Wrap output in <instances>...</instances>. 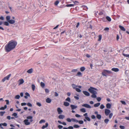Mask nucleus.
<instances>
[{"instance_id": "f257e3e1", "label": "nucleus", "mask_w": 129, "mask_h": 129, "mask_svg": "<svg viewBox=\"0 0 129 129\" xmlns=\"http://www.w3.org/2000/svg\"><path fill=\"white\" fill-rule=\"evenodd\" d=\"M17 45V42L12 40L9 42L5 46V50L6 52H8L15 49Z\"/></svg>"}, {"instance_id": "f03ea898", "label": "nucleus", "mask_w": 129, "mask_h": 129, "mask_svg": "<svg viewBox=\"0 0 129 129\" xmlns=\"http://www.w3.org/2000/svg\"><path fill=\"white\" fill-rule=\"evenodd\" d=\"M112 73V72L111 71L106 70H104L102 72V74L103 76L107 77L108 74H110Z\"/></svg>"}, {"instance_id": "7ed1b4c3", "label": "nucleus", "mask_w": 129, "mask_h": 129, "mask_svg": "<svg viewBox=\"0 0 129 129\" xmlns=\"http://www.w3.org/2000/svg\"><path fill=\"white\" fill-rule=\"evenodd\" d=\"M94 90H97V89L94 88L90 87L88 89V91L91 93L97 94V92Z\"/></svg>"}, {"instance_id": "20e7f679", "label": "nucleus", "mask_w": 129, "mask_h": 129, "mask_svg": "<svg viewBox=\"0 0 129 129\" xmlns=\"http://www.w3.org/2000/svg\"><path fill=\"white\" fill-rule=\"evenodd\" d=\"M11 76V74H10L9 75H8L6 77H5L2 80V81L3 82H4L6 80H9V79Z\"/></svg>"}, {"instance_id": "39448f33", "label": "nucleus", "mask_w": 129, "mask_h": 129, "mask_svg": "<svg viewBox=\"0 0 129 129\" xmlns=\"http://www.w3.org/2000/svg\"><path fill=\"white\" fill-rule=\"evenodd\" d=\"M110 112V110L107 109H105V113L106 116L108 115Z\"/></svg>"}, {"instance_id": "423d86ee", "label": "nucleus", "mask_w": 129, "mask_h": 129, "mask_svg": "<svg viewBox=\"0 0 129 129\" xmlns=\"http://www.w3.org/2000/svg\"><path fill=\"white\" fill-rule=\"evenodd\" d=\"M23 122L25 125H28L30 124V121L29 122L28 120L25 119L24 120Z\"/></svg>"}, {"instance_id": "0eeeda50", "label": "nucleus", "mask_w": 129, "mask_h": 129, "mask_svg": "<svg viewBox=\"0 0 129 129\" xmlns=\"http://www.w3.org/2000/svg\"><path fill=\"white\" fill-rule=\"evenodd\" d=\"M18 82L19 85L23 84L24 82V81L23 79H21L18 80Z\"/></svg>"}, {"instance_id": "6e6552de", "label": "nucleus", "mask_w": 129, "mask_h": 129, "mask_svg": "<svg viewBox=\"0 0 129 129\" xmlns=\"http://www.w3.org/2000/svg\"><path fill=\"white\" fill-rule=\"evenodd\" d=\"M82 106L88 108H91V107L89 105L86 104L82 105Z\"/></svg>"}, {"instance_id": "1a4fd4ad", "label": "nucleus", "mask_w": 129, "mask_h": 129, "mask_svg": "<svg viewBox=\"0 0 129 129\" xmlns=\"http://www.w3.org/2000/svg\"><path fill=\"white\" fill-rule=\"evenodd\" d=\"M72 87L73 89H75L77 87H78L79 88H81L82 87L81 86H78L74 84H72Z\"/></svg>"}, {"instance_id": "9d476101", "label": "nucleus", "mask_w": 129, "mask_h": 129, "mask_svg": "<svg viewBox=\"0 0 129 129\" xmlns=\"http://www.w3.org/2000/svg\"><path fill=\"white\" fill-rule=\"evenodd\" d=\"M57 111L59 114H61L63 112V111L60 108H57Z\"/></svg>"}, {"instance_id": "9b49d317", "label": "nucleus", "mask_w": 129, "mask_h": 129, "mask_svg": "<svg viewBox=\"0 0 129 129\" xmlns=\"http://www.w3.org/2000/svg\"><path fill=\"white\" fill-rule=\"evenodd\" d=\"M70 107L72 110H74L77 108V106L74 105H71Z\"/></svg>"}, {"instance_id": "f8f14e48", "label": "nucleus", "mask_w": 129, "mask_h": 129, "mask_svg": "<svg viewBox=\"0 0 129 129\" xmlns=\"http://www.w3.org/2000/svg\"><path fill=\"white\" fill-rule=\"evenodd\" d=\"M33 69L31 68L27 71V72L28 74H31L33 73Z\"/></svg>"}, {"instance_id": "ddd939ff", "label": "nucleus", "mask_w": 129, "mask_h": 129, "mask_svg": "<svg viewBox=\"0 0 129 129\" xmlns=\"http://www.w3.org/2000/svg\"><path fill=\"white\" fill-rule=\"evenodd\" d=\"M33 117L32 116H28L26 117L27 119H30V122H32L33 121V120L32 119L33 118Z\"/></svg>"}, {"instance_id": "4468645a", "label": "nucleus", "mask_w": 129, "mask_h": 129, "mask_svg": "<svg viewBox=\"0 0 129 129\" xmlns=\"http://www.w3.org/2000/svg\"><path fill=\"white\" fill-rule=\"evenodd\" d=\"M83 93L86 96H89L90 95V94L89 93L86 91H83Z\"/></svg>"}, {"instance_id": "2eb2a0df", "label": "nucleus", "mask_w": 129, "mask_h": 129, "mask_svg": "<svg viewBox=\"0 0 129 129\" xmlns=\"http://www.w3.org/2000/svg\"><path fill=\"white\" fill-rule=\"evenodd\" d=\"M8 22L10 24H13L15 23V21L14 20L11 19L9 20Z\"/></svg>"}, {"instance_id": "dca6fc26", "label": "nucleus", "mask_w": 129, "mask_h": 129, "mask_svg": "<svg viewBox=\"0 0 129 129\" xmlns=\"http://www.w3.org/2000/svg\"><path fill=\"white\" fill-rule=\"evenodd\" d=\"M112 70L115 72H117L119 71V69L117 68H113L111 69Z\"/></svg>"}, {"instance_id": "f3484780", "label": "nucleus", "mask_w": 129, "mask_h": 129, "mask_svg": "<svg viewBox=\"0 0 129 129\" xmlns=\"http://www.w3.org/2000/svg\"><path fill=\"white\" fill-rule=\"evenodd\" d=\"M51 101V100L49 98H47L46 100V102L48 103H50Z\"/></svg>"}, {"instance_id": "a211bd4d", "label": "nucleus", "mask_w": 129, "mask_h": 129, "mask_svg": "<svg viewBox=\"0 0 129 129\" xmlns=\"http://www.w3.org/2000/svg\"><path fill=\"white\" fill-rule=\"evenodd\" d=\"M111 105L110 103L107 104L106 105V107L108 109H110L111 107Z\"/></svg>"}, {"instance_id": "6ab92c4d", "label": "nucleus", "mask_w": 129, "mask_h": 129, "mask_svg": "<svg viewBox=\"0 0 129 129\" xmlns=\"http://www.w3.org/2000/svg\"><path fill=\"white\" fill-rule=\"evenodd\" d=\"M119 28H120V29L122 30L123 31H125V29L124 28V27L121 26V25H119Z\"/></svg>"}, {"instance_id": "aec40b11", "label": "nucleus", "mask_w": 129, "mask_h": 129, "mask_svg": "<svg viewBox=\"0 0 129 129\" xmlns=\"http://www.w3.org/2000/svg\"><path fill=\"white\" fill-rule=\"evenodd\" d=\"M58 117L60 119H63L64 118L65 116L63 115H60Z\"/></svg>"}, {"instance_id": "412c9836", "label": "nucleus", "mask_w": 129, "mask_h": 129, "mask_svg": "<svg viewBox=\"0 0 129 129\" xmlns=\"http://www.w3.org/2000/svg\"><path fill=\"white\" fill-rule=\"evenodd\" d=\"M48 123H45V125H44L42 127V128L44 129V128L47 127L48 126Z\"/></svg>"}, {"instance_id": "4be33fe9", "label": "nucleus", "mask_w": 129, "mask_h": 129, "mask_svg": "<svg viewBox=\"0 0 129 129\" xmlns=\"http://www.w3.org/2000/svg\"><path fill=\"white\" fill-rule=\"evenodd\" d=\"M63 105L65 106H68L70 104L68 102H64L63 103Z\"/></svg>"}, {"instance_id": "5701e85b", "label": "nucleus", "mask_w": 129, "mask_h": 129, "mask_svg": "<svg viewBox=\"0 0 129 129\" xmlns=\"http://www.w3.org/2000/svg\"><path fill=\"white\" fill-rule=\"evenodd\" d=\"M100 105V103H97L94 105V107H98Z\"/></svg>"}, {"instance_id": "b1692460", "label": "nucleus", "mask_w": 129, "mask_h": 129, "mask_svg": "<svg viewBox=\"0 0 129 129\" xmlns=\"http://www.w3.org/2000/svg\"><path fill=\"white\" fill-rule=\"evenodd\" d=\"M35 86L34 84H33L31 85V87L33 91H34L35 90Z\"/></svg>"}, {"instance_id": "393cba45", "label": "nucleus", "mask_w": 129, "mask_h": 129, "mask_svg": "<svg viewBox=\"0 0 129 129\" xmlns=\"http://www.w3.org/2000/svg\"><path fill=\"white\" fill-rule=\"evenodd\" d=\"M92 94L91 95V97L93 98H96V94H95L94 93H92Z\"/></svg>"}, {"instance_id": "a878e982", "label": "nucleus", "mask_w": 129, "mask_h": 129, "mask_svg": "<svg viewBox=\"0 0 129 129\" xmlns=\"http://www.w3.org/2000/svg\"><path fill=\"white\" fill-rule=\"evenodd\" d=\"M80 111L83 112H85L86 111L85 109V108H83L80 109Z\"/></svg>"}, {"instance_id": "bb28decb", "label": "nucleus", "mask_w": 129, "mask_h": 129, "mask_svg": "<svg viewBox=\"0 0 129 129\" xmlns=\"http://www.w3.org/2000/svg\"><path fill=\"white\" fill-rule=\"evenodd\" d=\"M40 85L41 87L43 88L45 86V84L43 82H41L40 83Z\"/></svg>"}, {"instance_id": "cd10ccee", "label": "nucleus", "mask_w": 129, "mask_h": 129, "mask_svg": "<svg viewBox=\"0 0 129 129\" xmlns=\"http://www.w3.org/2000/svg\"><path fill=\"white\" fill-rule=\"evenodd\" d=\"M9 22H7V21H5L4 22V25H6V26H9Z\"/></svg>"}, {"instance_id": "c85d7f7f", "label": "nucleus", "mask_w": 129, "mask_h": 129, "mask_svg": "<svg viewBox=\"0 0 129 129\" xmlns=\"http://www.w3.org/2000/svg\"><path fill=\"white\" fill-rule=\"evenodd\" d=\"M2 124L4 126H6L7 125V124L6 123H4L0 124V126L1 128H3V127L2 126Z\"/></svg>"}, {"instance_id": "c756f323", "label": "nucleus", "mask_w": 129, "mask_h": 129, "mask_svg": "<svg viewBox=\"0 0 129 129\" xmlns=\"http://www.w3.org/2000/svg\"><path fill=\"white\" fill-rule=\"evenodd\" d=\"M10 16H7L6 17V19L8 21V22L9 20H10Z\"/></svg>"}, {"instance_id": "7c9ffc66", "label": "nucleus", "mask_w": 129, "mask_h": 129, "mask_svg": "<svg viewBox=\"0 0 129 129\" xmlns=\"http://www.w3.org/2000/svg\"><path fill=\"white\" fill-rule=\"evenodd\" d=\"M96 117L98 119H100L101 118V115L100 114H98L96 115Z\"/></svg>"}, {"instance_id": "2f4dec72", "label": "nucleus", "mask_w": 129, "mask_h": 129, "mask_svg": "<svg viewBox=\"0 0 129 129\" xmlns=\"http://www.w3.org/2000/svg\"><path fill=\"white\" fill-rule=\"evenodd\" d=\"M74 4H70L67 5H66V6L67 7H74Z\"/></svg>"}, {"instance_id": "473e14b6", "label": "nucleus", "mask_w": 129, "mask_h": 129, "mask_svg": "<svg viewBox=\"0 0 129 129\" xmlns=\"http://www.w3.org/2000/svg\"><path fill=\"white\" fill-rule=\"evenodd\" d=\"M106 19L109 21H111V19L109 17L107 16L106 17Z\"/></svg>"}, {"instance_id": "72a5a7b5", "label": "nucleus", "mask_w": 129, "mask_h": 129, "mask_svg": "<svg viewBox=\"0 0 129 129\" xmlns=\"http://www.w3.org/2000/svg\"><path fill=\"white\" fill-rule=\"evenodd\" d=\"M109 121V120L108 119H105L104 120V122L107 124Z\"/></svg>"}, {"instance_id": "f704fd0d", "label": "nucleus", "mask_w": 129, "mask_h": 129, "mask_svg": "<svg viewBox=\"0 0 129 129\" xmlns=\"http://www.w3.org/2000/svg\"><path fill=\"white\" fill-rule=\"evenodd\" d=\"M85 68L84 67H82L80 68V70L82 72L83 71L85 70Z\"/></svg>"}, {"instance_id": "c9c22d12", "label": "nucleus", "mask_w": 129, "mask_h": 129, "mask_svg": "<svg viewBox=\"0 0 129 129\" xmlns=\"http://www.w3.org/2000/svg\"><path fill=\"white\" fill-rule=\"evenodd\" d=\"M125 74L126 75H129V70H126L125 72Z\"/></svg>"}, {"instance_id": "e433bc0d", "label": "nucleus", "mask_w": 129, "mask_h": 129, "mask_svg": "<svg viewBox=\"0 0 129 129\" xmlns=\"http://www.w3.org/2000/svg\"><path fill=\"white\" fill-rule=\"evenodd\" d=\"M65 100L66 101H67L70 102H71V99L69 97H68Z\"/></svg>"}, {"instance_id": "4c0bfd02", "label": "nucleus", "mask_w": 129, "mask_h": 129, "mask_svg": "<svg viewBox=\"0 0 129 129\" xmlns=\"http://www.w3.org/2000/svg\"><path fill=\"white\" fill-rule=\"evenodd\" d=\"M45 121L44 120H41L39 121V123L40 124L42 123H45Z\"/></svg>"}, {"instance_id": "58836bf2", "label": "nucleus", "mask_w": 129, "mask_h": 129, "mask_svg": "<svg viewBox=\"0 0 129 129\" xmlns=\"http://www.w3.org/2000/svg\"><path fill=\"white\" fill-rule=\"evenodd\" d=\"M12 116H14L16 118H17V114L16 113H14L12 115Z\"/></svg>"}, {"instance_id": "ea45409f", "label": "nucleus", "mask_w": 129, "mask_h": 129, "mask_svg": "<svg viewBox=\"0 0 129 129\" xmlns=\"http://www.w3.org/2000/svg\"><path fill=\"white\" fill-rule=\"evenodd\" d=\"M105 107V106L103 104H101L100 107V108L101 109H104Z\"/></svg>"}, {"instance_id": "a19ab883", "label": "nucleus", "mask_w": 129, "mask_h": 129, "mask_svg": "<svg viewBox=\"0 0 129 129\" xmlns=\"http://www.w3.org/2000/svg\"><path fill=\"white\" fill-rule=\"evenodd\" d=\"M76 91L78 92H80L81 91V90L80 89H79L78 88H77V87H76L75 89Z\"/></svg>"}, {"instance_id": "79ce46f5", "label": "nucleus", "mask_w": 129, "mask_h": 129, "mask_svg": "<svg viewBox=\"0 0 129 129\" xmlns=\"http://www.w3.org/2000/svg\"><path fill=\"white\" fill-rule=\"evenodd\" d=\"M5 112H0V115L1 116H3L4 114L5 113Z\"/></svg>"}, {"instance_id": "37998d69", "label": "nucleus", "mask_w": 129, "mask_h": 129, "mask_svg": "<svg viewBox=\"0 0 129 129\" xmlns=\"http://www.w3.org/2000/svg\"><path fill=\"white\" fill-rule=\"evenodd\" d=\"M85 118L88 121H90V119L89 117L87 116H86L85 117Z\"/></svg>"}, {"instance_id": "c03bdc74", "label": "nucleus", "mask_w": 129, "mask_h": 129, "mask_svg": "<svg viewBox=\"0 0 129 129\" xmlns=\"http://www.w3.org/2000/svg\"><path fill=\"white\" fill-rule=\"evenodd\" d=\"M66 120L68 122H71L72 121V119H70V118H68Z\"/></svg>"}, {"instance_id": "a18cd8bd", "label": "nucleus", "mask_w": 129, "mask_h": 129, "mask_svg": "<svg viewBox=\"0 0 129 129\" xmlns=\"http://www.w3.org/2000/svg\"><path fill=\"white\" fill-rule=\"evenodd\" d=\"M36 105L39 107H41V106L42 105L41 103L39 102H37L36 103Z\"/></svg>"}, {"instance_id": "49530a36", "label": "nucleus", "mask_w": 129, "mask_h": 129, "mask_svg": "<svg viewBox=\"0 0 129 129\" xmlns=\"http://www.w3.org/2000/svg\"><path fill=\"white\" fill-rule=\"evenodd\" d=\"M20 98V96L19 95H17L15 97V98L16 99H19Z\"/></svg>"}, {"instance_id": "de8ad7c7", "label": "nucleus", "mask_w": 129, "mask_h": 129, "mask_svg": "<svg viewBox=\"0 0 129 129\" xmlns=\"http://www.w3.org/2000/svg\"><path fill=\"white\" fill-rule=\"evenodd\" d=\"M59 2L58 1H56L54 3V5L55 6H57Z\"/></svg>"}, {"instance_id": "09e8293b", "label": "nucleus", "mask_w": 129, "mask_h": 129, "mask_svg": "<svg viewBox=\"0 0 129 129\" xmlns=\"http://www.w3.org/2000/svg\"><path fill=\"white\" fill-rule=\"evenodd\" d=\"M96 99L98 102H100L101 100V98L100 97L96 98Z\"/></svg>"}, {"instance_id": "8fccbe9b", "label": "nucleus", "mask_w": 129, "mask_h": 129, "mask_svg": "<svg viewBox=\"0 0 129 129\" xmlns=\"http://www.w3.org/2000/svg\"><path fill=\"white\" fill-rule=\"evenodd\" d=\"M73 126L75 128H78L80 127V126L76 124L74 125Z\"/></svg>"}, {"instance_id": "3c124183", "label": "nucleus", "mask_w": 129, "mask_h": 129, "mask_svg": "<svg viewBox=\"0 0 129 129\" xmlns=\"http://www.w3.org/2000/svg\"><path fill=\"white\" fill-rule=\"evenodd\" d=\"M113 114L112 113H110L109 114V118L110 119L111 118H112V117L113 116Z\"/></svg>"}, {"instance_id": "603ef678", "label": "nucleus", "mask_w": 129, "mask_h": 129, "mask_svg": "<svg viewBox=\"0 0 129 129\" xmlns=\"http://www.w3.org/2000/svg\"><path fill=\"white\" fill-rule=\"evenodd\" d=\"M16 62H17L18 63H21V61H20V59H18L16 61Z\"/></svg>"}, {"instance_id": "864d4df0", "label": "nucleus", "mask_w": 129, "mask_h": 129, "mask_svg": "<svg viewBox=\"0 0 129 129\" xmlns=\"http://www.w3.org/2000/svg\"><path fill=\"white\" fill-rule=\"evenodd\" d=\"M45 91L46 93H48L49 92V90L47 88H46L45 89Z\"/></svg>"}, {"instance_id": "5fc2aeb1", "label": "nucleus", "mask_w": 129, "mask_h": 129, "mask_svg": "<svg viewBox=\"0 0 129 129\" xmlns=\"http://www.w3.org/2000/svg\"><path fill=\"white\" fill-rule=\"evenodd\" d=\"M123 55L124 56L126 57H128V56L129 55V54H126L124 53H123Z\"/></svg>"}, {"instance_id": "6e6d98bb", "label": "nucleus", "mask_w": 129, "mask_h": 129, "mask_svg": "<svg viewBox=\"0 0 129 129\" xmlns=\"http://www.w3.org/2000/svg\"><path fill=\"white\" fill-rule=\"evenodd\" d=\"M27 105L29 107H31L32 106V105L29 103H28L27 104Z\"/></svg>"}, {"instance_id": "4d7b16f0", "label": "nucleus", "mask_w": 129, "mask_h": 129, "mask_svg": "<svg viewBox=\"0 0 129 129\" xmlns=\"http://www.w3.org/2000/svg\"><path fill=\"white\" fill-rule=\"evenodd\" d=\"M81 73L80 72H79L77 73V74L76 75V76H81Z\"/></svg>"}, {"instance_id": "13d9d810", "label": "nucleus", "mask_w": 129, "mask_h": 129, "mask_svg": "<svg viewBox=\"0 0 129 129\" xmlns=\"http://www.w3.org/2000/svg\"><path fill=\"white\" fill-rule=\"evenodd\" d=\"M102 39V36H101V35H99V39H98V41H100Z\"/></svg>"}, {"instance_id": "bf43d9fd", "label": "nucleus", "mask_w": 129, "mask_h": 129, "mask_svg": "<svg viewBox=\"0 0 129 129\" xmlns=\"http://www.w3.org/2000/svg\"><path fill=\"white\" fill-rule=\"evenodd\" d=\"M120 102L123 104L124 105H126V103L125 101H121Z\"/></svg>"}, {"instance_id": "052dcab7", "label": "nucleus", "mask_w": 129, "mask_h": 129, "mask_svg": "<svg viewBox=\"0 0 129 129\" xmlns=\"http://www.w3.org/2000/svg\"><path fill=\"white\" fill-rule=\"evenodd\" d=\"M27 104L26 103H21V105L22 106H25Z\"/></svg>"}, {"instance_id": "680f3d73", "label": "nucleus", "mask_w": 129, "mask_h": 129, "mask_svg": "<svg viewBox=\"0 0 129 129\" xmlns=\"http://www.w3.org/2000/svg\"><path fill=\"white\" fill-rule=\"evenodd\" d=\"M78 122L80 124H82L83 123V120H80Z\"/></svg>"}, {"instance_id": "e2e57ef3", "label": "nucleus", "mask_w": 129, "mask_h": 129, "mask_svg": "<svg viewBox=\"0 0 129 129\" xmlns=\"http://www.w3.org/2000/svg\"><path fill=\"white\" fill-rule=\"evenodd\" d=\"M119 127L121 129H124L125 128L124 126L122 125H120Z\"/></svg>"}, {"instance_id": "0e129e2a", "label": "nucleus", "mask_w": 129, "mask_h": 129, "mask_svg": "<svg viewBox=\"0 0 129 129\" xmlns=\"http://www.w3.org/2000/svg\"><path fill=\"white\" fill-rule=\"evenodd\" d=\"M78 71L77 69H73L72 70V72H76Z\"/></svg>"}, {"instance_id": "69168bd1", "label": "nucleus", "mask_w": 129, "mask_h": 129, "mask_svg": "<svg viewBox=\"0 0 129 129\" xmlns=\"http://www.w3.org/2000/svg\"><path fill=\"white\" fill-rule=\"evenodd\" d=\"M27 96L29 97L30 96V94L29 93H28L27 92H26L25 94Z\"/></svg>"}, {"instance_id": "338daca9", "label": "nucleus", "mask_w": 129, "mask_h": 129, "mask_svg": "<svg viewBox=\"0 0 129 129\" xmlns=\"http://www.w3.org/2000/svg\"><path fill=\"white\" fill-rule=\"evenodd\" d=\"M75 116L77 117H81V116L78 114H76L75 115Z\"/></svg>"}, {"instance_id": "774afa93", "label": "nucleus", "mask_w": 129, "mask_h": 129, "mask_svg": "<svg viewBox=\"0 0 129 129\" xmlns=\"http://www.w3.org/2000/svg\"><path fill=\"white\" fill-rule=\"evenodd\" d=\"M58 93L56 92H55L54 93V95L55 96H58Z\"/></svg>"}]
</instances>
